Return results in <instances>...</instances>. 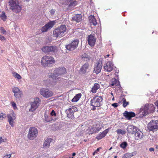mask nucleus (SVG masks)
Here are the masks:
<instances>
[{
    "instance_id": "f257e3e1",
    "label": "nucleus",
    "mask_w": 158,
    "mask_h": 158,
    "mask_svg": "<svg viewBox=\"0 0 158 158\" xmlns=\"http://www.w3.org/2000/svg\"><path fill=\"white\" fill-rule=\"evenodd\" d=\"M67 73L66 69L64 67H61L56 69L53 73H50L48 74V78L44 80L43 81V84L44 86L50 87L54 86L56 84V81L59 80L60 77Z\"/></svg>"
},
{
    "instance_id": "f03ea898",
    "label": "nucleus",
    "mask_w": 158,
    "mask_h": 158,
    "mask_svg": "<svg viewBox=\"0 0 158 158\" xmlns=\"http://www.w3.org/2000/svg\"><path fill=\"white\" fill-rule=\"evenodd\" d=\"M155 110V107L153 104H146L144 106H142L140 109L139 116L142 118L149 113L153 112Z\"/></svg>"
},
{
    "instance_id": "7ed1b4c3",
    "label": "nucleus",
    "mask_w": 158,
    "mask_h": 158,
    "mask_svg": "<svg viewBox=\"0 0 158 158\" xmlns=\"http://www.w3.org/2000/svg\"><path fill=\"white\" fill-rule=\"evenodd\" d=\"M9 4L13 12L18 13L21 11L22 6L18 0H9Z\"/></svg>"
},
{
    "instance_id": "20e7f679",
    "label": "nucleus",
    "mask_w": 158,
    "mask_h": 158,
    "mask_svg": "<svg viewBox=\"0 0 158 158\" xmlns=\"http://www.w3.org/2000/svg\"><path fill=\"white\" fill-rule=\"evenodd\" d=\"M66 30L65 25H61L53 31V35L56 37H61L64 35Z\"/></svg>"
},
{
    "instance_id": "39448f33",
    "label": "nucleus",
    "mask_w": 158,
    "mask_h": 158,
    "mask_svg": "<svg viewBox=\"0 0 158 158\" xmlns=\"http://www.w3.org/2000/svg\"><path fill=\"white\" fill-rule=\"evenodd\" d=\"M102 97L96 96L91 100V105L93 107H99L102 105Z\"/></svg>"
},
{
    "instance_id": "423d86ee",
    "label": "nucleus",
    "mask_w": 158,
    "mask_h": 158,
    "mask_svg": "<svg viewBox=\"0 0 158 158\" xmlns=\"http://www.w3.org/2000/svg\"><path fill=\"white\" fill-rule=\"evenodd\" d=\"M38 131L37 129L35 127H31L29 128L27 135L28 139L33 140L37 136Z\"/></svg>"
},
{
    "instance_id": "0eeeda50",
    "label": "nucleus",
    "mask_w": 158,
    "mask_h": 158,
    "mask_svg": "<svg viewBox=\"0 0 158 158\" xmlns=\"http://www.w3.org/2000/svg\"><path fill=\"white\" fill-rule=\"evenodd\" d=\"M85 128L86 130L84 129V131L86 132L87 133L89 134L96 133L99 131L98 129H97V127L95 123L92 125H89L88 126H85Z\"/></svg>"
},
{
    "instance_id": "6e6552de",
    "label": "nucleus",
    "mask_w": 158,
    "mask_h": 158,
    "mask_svg": "<svg viewBox=\"0 0 158 158\" xmlns=\"http://www.w3.org/2000/svg\"><path fill=\"white\" fill-rule=\"evenodd\" d=\"M8 121L9 124L12 127H14L16 118V115L13 110L10 111V113L7 114Z\"/></svg>"
},
{
    "instance_id": "1a4fd4ad",
    "label": "nucleus",
    "mask_w": 158,
    "mask_h": 158,
    "mask_svg": "<svg viewBox=\"0 0 158 158\" xmlns=\"http://www.w3.org/2000/svg\"><path fill=\"white\" fill-rule=\"evenodd\" d=\"M41 62L44 66H45L48 64H54L55 61L54 58L51 56H45L42 57Z\"/></svg>"
},
{
    "instance_id": "9d476101",
    "label": "nucleus",
    "mask_w": 158,
    "mask_h": 158,
    "mask_svg": "<svg viewBox=\"0 0 158 158\" xmlns=\"http://www.w3.org/2000/svg\"><path fill=\"white\" fill-rule=\"evenodd\" d=\"M79 40L78 39H76L73 41L70 44L66 46V48L69 51L74 50L78 46Z\"/></svg>"
},
{
    "instance_id": "9b49d317",
    "label": "nucleus",
    "mask_w": 158,
    "mask_h": 158,
    "mask_svg": "<svg viewBox=\"0 0 158 158\" xmlns=\"http://www.w3.org/2000/svg\"><path fill=\"white\" fill-rule=\"evenodd\" d=\"M77 108L73 106H70L68 109L66 110L67 117L71 119L74 118L73 114L74 112L77 111Z\"/></svg>"
},
{
    "instance_id": "f8f14e48",
    "label": "nucleus",
    "mask_w": 158,
    "mask_h": 158,
    "mask_svg": "<svg viewBox=\"0 0 158 158\" xmlns=\"http://www.w3.org/2000/svg\"><path fill=\"white\" fill-rule=\"evenodd\" d=\"M43 51L46 53H55L58 51L57 47L56 46H45L42 49Z\"/></svg>"
},
{
    "instance_id": "ddd939ff",
    "label": "nucleus",
    "mask_w": 158,
    "mask_h": 158,
    "mask_svg": "<svg viewBox=\"0 0 158 158\" xmlns=\"http://www.w3.org/2000/svg\"><path fill=\"white\" fill-rule=\"evenodd\" d=\"M158 128V121L152 120L148 125V129L150 131H156Z\"/></svg>"
},
{
    "instance_id": "4468645a",
    "label": "nucleus",
    "mask_w": 158,
    "mask_h": 158,
    "mask_svg": "<svg viewBox=\"0 0 158 158\" xmlns=\"http://www.w3.org/2000/svg\"><path fill=\"white\" fill-rule=\"evenodd\" d=\"M40 92L41 95L47 98L52 96L53 94L52 91L48 89H40Z\"/></svg>"
},
{
    "instance_id": "2eb2a0df",
    "label": "nucleus",
    "mask_w": 158,
    "mask_h": 158,
    "mask_svg": "<svg viewBox=\"0 0 158 158\" xmlns=\"http://www.w3.org/2000/svg\"><path fill=\"white\" fill-rule=\"evenodd\" d=\"M115 68L113 63L111 61H109L104 64L103 68L104 70L107 72H110Z\"/></svg>"
},
{
    "instance_id": "dca6fc26",
    "label": "nucleus",
    "mask_w": 158,
    "mask_h": 158,
    "mask_svg": "<svg viewBox=\"0 0 158 158\" xmlns=\"http://www.w3.org/2000/svg\"><path fill=\"white\" fill-rule=\"evenodd\" d=\"M55 23V21L49 22L41 28V31L43 32L47 31L48 30H50Z\"/></svg>"
},
{
    "instance_id": "f3484780",
    "label": "nucleus",
    "mask_w": 158,
    "mask_h": 158,
    "mask_svg": "<svg viewBox=\"0 0 158 158\" xmlns=\"http://www.w3.org/2000/svg\"><path fill=\"white\" fill-rule=\"evenodd\" d=\"M40 104V101L38 98H36L35 99L34 101L31 103V108L29 109L30 111H34Z\"/></svg>"
},
{
    "instance_id": "a211bd4d",
    "label": "nucleus",
    "mask_w": 158,
    "mask_h": 158,
    "mask_svg": "<svg viewBox=\"0 0 158 158\" xmlns=\"http://www.w3.org/2000/svg\"><path fill=\"white\" fill-rule=\"evenodd\" d=\"M12 92L14 93V96L17 99H19L21 97L22 95V93L20 89L16 87H13L12 88Z\"/></svg>"
},
{
    "instance_id": "6ab92c4d",
    "label": "nucleus",
    "mask_w": 158,
    "mask_h": 158,
    "mask_svg": "<svg viewBox=\"0 0 158 158\" xmlns=\"http://www.w3.org/2000/svg\"><path fill=\"white\" fill-rule=\"evenodd\" d=\"M96 38L94 35H90L87 37V41L88 44L91 47L94 46L95 44Z\"/></svg>"
},
{
    "instance_id": "aec40b11",
    "label": "nucleus",
    "mask_w": 158,
    "mask_h": 158,
    "mask_svg": "<svg viewBox=\"0 0 158 158\" xmlns=\"http://www.w3.org/2000/svg\"><path fill=\"white\" fill-rule=\"evenodd\" d=\"M102 62H98L94 66V72L96 74L99 73L101 71L102 68Z\"/></svg>"
},
{
    "instance_id": "412c9836",
    "label": "nucleus",
    "mask_w": 158,
    "mask_h": 158,
    "mask_svg": "<svg viewBox=\"0 0 158 158\" xmlns=\"http://www.w3.org/2000/svg\"><path fill=\"white\" fill-rule=\"evenodd\" d=\"M134 136L135 140H138L141 139L143 137V133L139 129L137 130L135 133Z\"/></svg>"
},
{
    "instance_id": "4be33fe9",
    "label": "nucleus",
    "mask_w": 158,
    "mask_h": 158,
    "mask_svg": "<svg viewBox=\"0 0 158 158\" xmlns=\"http://www.w3.org/2000/svg\"><path fill=\"white\" fill-rule=\"evenodd\" d=\"M137 129L136 127L130 125L128 126L127 130L128 133L134 134Z\"/></svg>"
},
{
    "instance_id": "5701e85b",
    "label": "nucleus",
    "mask_w": 158,
    "mask_h": 158,
    "mask_svg": "<svg viewBox=\"0 0 158 158\" xmlns=\"http://www.w3.org/2000/svg\"><path fill=\"white\" fill-rule=\"evenodd\" d=\"M109 131V129L108 128L103 131L102 133L98 134L96 137V138L98 140L102 139L104 137L106 134L108 133Z\"/></svg>"
},
{
    "instance_id": "b1692460",
    "label": "nucleus",
    "mask_w": 158,
    "mask_h": 158,
    "mask_svg": "<svg viewBox=\"0 0 158 158\" xmlns=\"http://www.w3.org/2000/svg\"><path fill=\"white\" fill-rule=\"evenodd\" d=\"M124 114V115L125 116L126 118L129 120L131 118L134 117L135 115V113L127 111H125Z\"/></svg>"
},
{
    "instance_id": "393cba45",
    "label": "nucleus",
    "mask_w": 158,
    "mask_h": 158,
    "mask_svg": "<svg viewBox=\"0 0 158 158\" xmlns=\"http://www.w3.org/2000/svg\"><path fill=\"white\" fill-rule=\"evenodd\" d=\"M52 139L51 138L47 139L44 142L43 144V147L45 148H47L50 146V143L52 142Z\"/></svg>"
},
{
    "instance_id": "a878e982",
    "label": "nucleus",
    "mask_w": 158,
    "mask_h": 158,
    "mask_svg": "<svg viewBox=\"0 0 158 158\" xmlns=\"http://www.w3.org/2000/svg\"><path fill=\"white\" fill-rule=\"evenodd\" d=\"M89 21L91 25H93L94 26H96L97 24L96 19L94 17L93 15H90L89 17Z\"/></svg>"
},
{
    "instance_id": "bb28decb",
    "label": "nucleus",
    "mask_w": 158,
    "mask_h": 158,
    "mask_svg": "<svg viewBox=\"0 0 158 158\" xmlns=\"http://www.w3.org/2000/svg\"><path fill=\"white\" fill-rule=\"evenodd\" d=\"M89 65L87 63H86L84 64L81 68L80 69V72L82 73H85L87 69H88Z\"/></svg>"
},
{
    "instance_id": "cd10ccee",
    "label": "nucleus",
    "mask_w": 158,
    "mask_h": 158,
    "mask_svg": "<svg viewBox=\"0 0 158 158\" xmlns=\"http://www.w3.org/2000/svg\"><path fill=\"white\" fill-rule=\"evenodd\" d=\"M82 16L81 14L75 15L72 18V19L77 22H80L82 20Z\"/></svg>"
},
{
    "instance_id": "c85d7f7f",
    "label": "nucleus",
    "mask_w": 158,
    "mask_h": 158,
    "mask_svg": "<svg viewBox=\"0 0 158 158\" xmlns=\"http://www.w3.org/2000/svg\"><path fill=\"white\" fill-rule=\"evenodd\" d=\"M100 88L99 85L97 83H95L94 86L91 90V92L93 93H95L96 92L97 90Z\"/></svg>"
},
{
    "instance_id": "c756f323",
    "label": "nucleus",
    "mask_w": 158,
    "mask_h": 158,
    "mask_svg": "<svg viewBox=\"0 0 158 158\" xmlns=\"http://www.w3.org/2000/svg\"><path fill=\"white\" fill-rule=\"evenodd\" d=\"M110 84L111 86H118L119 85V82L116 79L113 78L112 79Z\"/></svg>"
},
{
    "instance_id": "7c9ffc66",
    "label": "nucleus",
    "mask_w": 158,
    "mask_h": 158,
    "mask_svg": "<svg viewBox=\"0 0 158 158\" xmlns=\"http://www.w3.org/2000/svg\"><path fill=\"white\" fill-rule=\"evenodd\" d=\"M81 94H77L72 100V101L74 102H77L81 97Z\"/></svg>"
},
{
    "instance_id": "2f4dec72",
    "label": "nucleus",
    "mask_w": 158,
    "mask_h": 158,
    "mask_svg": "<svg viewBox=\"0 0 158 158\" xmlns=\"http://www.w3.org/2000/svg\"><path fill=\"white\" fill-rule=\"evenodd\" d=\"M45 116V120L47 122H52V121H54V120L53 118H52L50 116H48L46 115L45 114H44Z\"/></svg>"
},
{
    "instance_id": "473e14b6",
    "label": "nucleus",
    "mask_w": 158,
    "mask_h": 158,
    "mask_svg": "<svg viewBox=\"0 0 158 158\" xmlns=\"http://www.w3.org/2000/svg\"><path fill=\"white\" fill-rule=\"evenodd\" d=\"M96 125L97 129H98L99 131L101 128L103 127V124L102 123H95Z\"/></svg>"
},
{
    "instance_id": "72a5a7b5",
    "label": "nucleus",
    "mask_w": 158,
    "mask_h": 158,
    "mask_svg": "<svg viewBox=\"0 0 158 158\" xmlns=\"http://www.w3.org/2000/svg\"><path fill=\"white\" fill-rule=\"evenodd\" d=\"M0 17L1 19L4 21H5L6 19V16L5 13L3 12L0 14Z\"/></svg>"
},
{
    "instance_id": "f704fd0d",
    "label": "nucleus",
    "mask_w": 158,
    "mask_h": 158,
    "mask_svg": "<svg viewBox=\"0 0 158 158\" xmlns=\"http://www.w3.org/2000/svg\"><path fill=\"white\" fill-rule=\"evenodd\" d=\"M116 132L118 134H120L122 135L125 134L126 132L124 130L118 129L116 131Z\"/></svg>"
},
{
    "instance_id": "c9c22d12",
    "label": "nucleus",
    "mask_w": 158,
    "mask_h": 158,
    "mask_svg": "<svg viewBox=\"0 0 158 158\" xmlns=\"http://www.w3.org/2000/svg\"><path fill=\"white\" fill-rule=\"evenodd\" d=\"M13 76L14 77L18 79H20L22 78L21 76L17 73L15 72L13 73Z\"/></svg>"
},
{
    "instance_id": "e433bc0d",
    "label": "nucleus",
    "mask_w": 158,
    "mask_h": 158,
    "mask_svg": "<svg viewBox=\"0 0 158 158\" xmlns=\"http://www.w3.org/2000/svg\"><path fill=\"white\" fill-rule=\"evenodd\" d=\"M127 145V142H123L120 145V147L123 149H125Z\"/></svg>"
},
{
    "instance_id": "4c0bfd02",
    "label": "nucleus",
    "mask_w": 158,
    "mask_h": 158,
    "mask_svg": "<svg viewBox=\"0 0 158 158\" xmlns=\"http://www.w3.org/2000/svg\"><path fill=\"white\" fill-rule=\"evenodd\" d=\"M133 155L132 153H127L125 154L123 156V158H130Z\"/></svg>"
},
{
    "instance_id": "58836bf2",
    "label": "nucleus",
    "mask_w": 158,
    "mask_h": 158,
    "mask_svg": "<svg viewBox=\"0 0 158 158\" xmlns=\"http://www.w3.org/2000/svg\"><path fill=\"white\" fill-rule=\"evenodd\" d=\"M122 101L123 102V106L124 107H126L128 105L129 102H126L125 98H123L122 100Z\"/></svg>"
},
{
    "instance_id": "ea45409f",
    "label": "nucleus",
    "mask_w": 158,
    "mask_h": 158,
    "mask_svg": "<svg viewBox=\"0 0 158 158\" xmlns=\"http://www.w3.org/2000/svg\"><path fill=\"white\" fill-rule=\"evenodd\" d=\"M70 2L69 0H63L61 3L63 4L68 5Z\"/></svg>"
},
{
    "instance_id": "a19ab883",
    "label": "nucleus",
    "mask_w": 158,
    "mask_h": 158,
    "mask_svg": "<svg viewBox=\"0 0 158 158\" xmlns=\"http://www.w3.org/2000/svg\"><path fill=\"white\" fill-rule=\"evenodd\" d=\"M6 139L3 137H1L0 138V143H2V142H6Z\"/></svg>"
},
{
    "instance_id": "79ce46f5",
    "label": "nucleus",
    "mask_w": 158,
    "mask_h": 158,
    "mask_svg": "<svg viewBox=\"0 0 158 158\" xmlns=\"http://www.w3.org/2000/svg\"><path fill=\"white\" fill-rule=\"evenodd\" d=\"M1 32L3 34H6V31L5 29L2 27H1L0 28Z\"/></svg>"
},
{
    "instance_id": "37998d69",
    "label": "nucleus",
    "mask_w": 158,
    "mask_h": 158,
    "mask_svg": "<svg viewBox=\"0 0 158 158\" xmlns=\"http://www.w3.org/2000/svg\"><path fill=\"white\" fill-rule=\"evenodd\" d=\"M56 114L55 113V112L54 111V110H52L50 113V116H55Z\"/></svg>"
},
{
    "instance_id": "c03bdc74",
    "label": "nucleus",
    "mask_w": 158,
    "mask_h": 158,
    "mask_svg": "<svg viewBox=\"0 0 158 158\" xmlns=\"http://www.w3.org/2000/svg\"><path fill=\"white\" fill-rule=\"evenodd\" d=\"M11 154H6L3 156V158H10L11 157Z\"/></svg>"
},
{
    "instance_id": "a18cd8bd",
    "label": "nucleus",
    "mask_w": 158,
    "mask_h": 158,
    "mask_svg": "<svg viewBox=\"0 0 158 158\" xmlns=\"http://www.w3.org/2000/svg\"><path fill=\"white\" fill-rule=\"evenodd\" d=\"M6 116V114L3 113H2L0 114V118H3Z\"/></svg>"
},
{
    "instance_id": "49530a36",
    "label": "nucleus",
    "mask_w": 158,
    "mask_h": 158,
    "mask_svg": "<svg viewBox=\"0 0 158 158\" xmlns=\"http://www.w3.org/2000/svg\"><path fill=\"white\" fill-rule=\"evenodd\" d=\"M11 105L13 107L14 109H15L17 108V106L16 103L14 102H12L11 103Z\"/></svg>"
},
{
    "instance_id": "de8ad7c7",
    "label": "nucleus",
    "mask_w": 158,
    "mask_h": 158,
    "mask_svg": "<svg viewBox=\"0 0 158 158\" xmlns=\"http://www.w3.org/2000/svg\"><path fill=\"white\" fill-rule=\"evenodd\" d=\"M88 55L86 53H84L81 56V57L82 58H88Z\"/></svg>"
},
{
    "instance_id": "09e8293b",
    "label": "nucleus",
    "mask_w": 158,
    "mask_h": 158,
    "mask_svg": "<svg viewBox=\"0 0 158 158\" xmlns=\"http://www.w3.org/2000/svg\"><path fill=\"white\" fill-rule=\"evenodd\" d=\"M0 39L1 41H4L6 40V38L3 36L0 35Z\"/></svg>"
},
{
    "instance_id": "8fccbe9b",
    "label": "nucleus",
    "mask_w": 158,
    "mask_h": 158,
    "mask_svg": "<svg viewBox=\"0 0 158 158\" xmlns=\"http://www.w3.org/2000/svg\"><path fill=\"white\" fill-rule=\"evenodd\" d=\"M50 13L52 15H53L55 13V10L54 9H52L50 11Z\"/></svg>"
},
{
    "instance_id": "3c124183",
    "label": "nucleus",
    "mask_w": 158,
    "mask_h": 158,
    "mask_svg": "<svg viewBox=\"0 0 158 158\" xmlns=\"http://www.w3.org/2000/svg\"><path fill=\"white\" fill-rule=\"evenodd\" d=\"M100 148H98L93 153V155H94L96 153H97L99 151Z\"/></svg>"
},
{
    "instance_id": "603ef678",
    "label": "nucleus",
    "mask_w": 158,
    "mask_h": 158,
    "mask_svg": "<svg viewBox=\"0 0 158 158\" xmlns=\"http://www.w3.org/2000/svg\"><path fill=\"white\" fill-rule=\"evenodd\" d=\"M112 106L114 107H116L118 106V104L117 103H114L112 104Z\"/></svg>"
},
{
    "instance_id": "864d4df0",
    "label": "nucleus",
    "mask_w": 158,
    "mask_h": 158,
    "mask_svg": "<svg viewBox=\"0 0 158 158\" xmlns=\"http://www.w3.org/2000/svg\"><path fill=\"white\" fill-rule=\"evenodd\" d=\"M77 3V2H71L70 4L69 5L70 6H73V4H76Z\"/></svg>"
},
{
    "instance_id": "5fc2aeb1",
    "label": "nucleus",
    "mask_w": 158,
    "mask_h": 158,
    "mask_svg": "<svg viewBox=\"0 0 158 158\" xmlns=\"http://www.w3.org/2000/svg\"><path fill=\"white\" fill-rule=\"evenodd\" d=\"M149 150L150 152H153L154 151V149L153 148H150L149 149Z\"/></svg>"
},
{
    "instance_id": "6e6d98bb",
    "label": "nucleus",
    "mask_w": 158,
    "mask_h": 158,
    "mask_svg": "<svg viewBox=\"0 0 158 158\" xmlns=\"http://www.w3.org/2000/svg\"><path fill=\"white\" fill-rule=\"evenodd\" d=\"M155 104L158 108V100L155 103Z\"/></svg>"
},
{
    "instance_id": "4d7b16f0",
    "label": "nucleus",
    "mask_w": 158,
    "mask_h": 158,
    "mask_svg": "<svg viewBox=\"0 0 158 158\" xmlns=\"http://www.w3.org/2000/svg\"><path fill=\"white\" fill-rule=\"evenodd\" d=\"M96 107H94L93 108H92V110H95L96 109Z\"/></svg>"
},
{
    "instance_id": "13d9d810",
    "label": "nucleus",
    "mask_w": 158,
    "mask_h": 158,
    "mask_svg": "<svg viewBox=\"0 0 158 158\" xmlns=\"http://www.w3.org/2000/svg\"><path fill=\"white\" fill-rule=\"evenodd\" d=\"M76 155V153H73V154H72V156H75V155Z\"/></svg>"
},
{
    "instance_id": "bf43d9fd",
    "label": "nucleus",
    "mask_w": 158,
    "mask_h": 158,
    "mask_svg": "<svg viewBox=\"0 0 158 158\" xmlns=\"http://www.w3.org/2000/svg\"><path fill=\"white\" fill-rule=\"evenodd\" d=\"M81 127H79L77 129V130H81Z\"/></svg>"
},
{
    "instance_id": "052dcab7",
    "label": "nucleus",
    "mask_w": 158,
    "mask_h": 158,
    "mask_svg": "<svg viewBox=\"0 0 158 158\" xmlns=\"http://www.w3.org/2000/svg\"><path fill=\"white\" fill-rule=\"evenodd\" d=\"M109 56H110V55H109V54H108V55H106V56L108 57H109Z\"/></svg>"
},
{
    "instance_id": "680f3d73",
    "label": "nucleus",
    "mask_w": 158,
    "mask_h": 158,
    "mask_svg": "<svg viewBox=\"0 0 158 158\" xmlns=\"http://www.w3.org/2000/svg\"><path fill=\"white\" fill-rule=\"evenodd\" d=\"M111 95H112V96H113V94L112 93H111Z\"/></svg>"
},
{
    "instance_id": "e2e57ef3",
    "label": "nucleus",
    "mask_w": 158,
    "mask_h": 158,
    "mask_svg": "<svg viewBox=\"0 0 158 158\" xmlns=\"http://www.w3.org/2000/svg\"><path fill=\"white\" fill-rule=\"evenodd\" d=\"M111 148H111L109 149V150H110L111 149Z\"/></svg>"
},
{
    "instance_id": "0e129e2a",
    "label": "nucleus",
    "mask_w": 158,
    "mask_h": 158,
    "mask_svg": "<svg viewBox=\"0 0 158 158\" xmlns=\"http://www.w3.org/2000/svg\"><path fill=\"white\" fill-rule=\"evenodd\" d=\"M90 1L91 2L92 1V0H90Z\"/></svg>"
},
{
    "instance_id": "69168bd1",
    "label": "nucleus",
    "mask_w": 158,
    "mask_h": 158,
    "mask_svg": "<svg viewBox=\"0 0 158 158\" xmlns=\"http://www.w3.org/2000/svg\"><path fill=\"white\" fill-rule=\"evenodd\" d=\"M114 99V98H113L112 99V100H113Z\"/></svg>"
},
{
    "instance_id": "338daca9",
    "label": "nucleus",
    "mask_w": 158,
    "mask_h": 158,
    "mask_svg": "<svg viewBox=\"0 0 158 158\" xmlns=\"http://www.w3.org/2000/svg\"><path fill=\"white\" fill-rule=\"evenodd\" d=\"M116 157H116V156H115V158H116Z\"/></svg>"
},
{
    "instance_id": "774afa93",
    "label": "nucleus",
    "mask_w": 158,
    "mask_h": 158,
    "mask_svg": "<svg viewBox=\"0 0 158 158\" xmlns=\"http://www.w3.org/2000/svg\"><path fill=\"white\" fill-rule=\"evenodd\" d=\"M71 158H73V157H71Z\"/></svg>"
}]
</instances>
